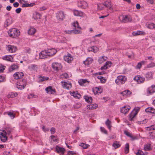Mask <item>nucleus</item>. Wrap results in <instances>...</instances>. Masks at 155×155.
Listing matches in <instances>:
<instances>
[{
    "label": "nucleus",
    "instance_id": "53",
    "mask_svg": "<svg viewBox=\"0 0 155 155\" xmlns=\"http://www.w3.org/2000/svg\"><path fill=\"white\" fill-rule=\"evenodd\" d=\"M82 31L80 30H78L76 29L72 30V34H81Z\"/></svg>",
    "mask_w": 155,
    "mask_h": 155
},
{
    "label": "nucleus",
    "instance_id": "39",
    "mask_svg": "<svg viewBox=\"0 0 155 155\" xmlns=\"http://www.w3.org/2000/svg\"><path fill=\"white\" fill-rule=\"evenodd\" d=\"M120 94H122L123 96L127 95L128 94H132V92H130L129 90H127L124 91L120 93Z\"/></svg>",
    "mask_w": 155,
    "mask_h": 155
},
{
    "label": "nucleus",
    "instance_id": "27",
    "mask_svg": "<svg viewBox=\"0 0 155 155\" xmlns=\"http://www.w3.org/2000/svg\"><path fill=\"white\" fill-rule=\"evenodd\" d=\"M93 61L91 58H87L85 61H83V63L85 65H88L92 62Z\"/></svg>",
    "mask_w": 155,
    "mask_h": 155
},
{
    "label": "nucleus",
    "instance_id": "29",
    "mask_svg": "<svg viewBox=\"0 0 155 155\" xmlns=\"http://www.w3.org/2000/svg\"><path fill=\"white\" fill-rule=\"evenodd\" d=\"M18 68V65L13 64L9 68V71L10 72H12L13 71L17 69Z\"/></svg>",
    "mask_w": 155,
    "mask_h": 155
},
{
    "label": "nucleus",
    "instance_id": "54",
    "mask_svg": "<svg viewBox=\"0 0 155 155\" xmlns=\"http://www.w3.org/2000/svg\"><path fill=\"white\" fill-rule=\"evenodd\" d=\"M98 9L100 10L103 9L104 8V6L103 3H100L97 4Z\"/></svg>",
    "mask_w": 155,
    "mask_h": 155
},
{
    "label": "nucleus",
    "instance_id": "33",
    "mask_svg": "<svg viewBox=\"0 0 155 155\" xmlns=\"http://www.w3.org/2000/svg\"><path fill=\"white\" fill-rule=\"evenodd\" d=\"M98 50V48L94 46L90 47L88 49L89 51H93L94 53L96 52Z\"/></svg>",
    "mask_w": 155,
    "mask_h": 155
},
{
    "label": "nucleus",
    "instance_id": "12",
    "mask_svg": "<svg viewBox=\"0 0 155 155\" xmlns=\"http://www.w3.org/2000/svg\"><path fill=\"white\" fill-rule=\"evenodd\" d=\"M7 49L8 51L11 53L15 52L17 50L16 47L11 45H8L7 46Z\"/></svg>",
    "mask_w": 155,
    "mask_h": 155
},
{
    "label": "nucleus",
    "instance_id": "51",
    "mask_svg": "<svg viewBox=\"0 0 155 155\" xmlns=\"http://www.w3.org/2000/svg\"><path fill=\"white\" fill-rule=\"evenodd\" d=\"M68 77V74L66 73L62 74L60 76V78L62 79L67 78Z\"/></svg>",
    "mask_w": 155,
    "mask_h": 155
},
{
    "label": "nucleus",
    "instance_id": "7",
    "mask_svg": "<svg viewBox=\"0 0 155 155\" xmlns=\"http://www.w3.org/2000/svg\"><path fill=\"white\" fill-rule=\"evenodd\" d=\"M52 68L56 71H58L62 68L61 64L58 62L53 63L52 64Z\"/></svg>",
    "mask_w": 155,
    "mask_h": 155
},
{
    "label": "nucleus",
    "instance_id": "25",
    "mask_svg": "<svg viewBox=\"0 0 155 155\" xmlns=\"http://www.w3.org/2000/svg\"><path fill=\"white\" fill-rule=\"evenodd\" d=\"M98 107V105L96 104H90L87 105V108L89 110H94L97 108Z\"/></svg>",
    "mask_w": 155,
    "mask_h": 155
},
{
    "label": "nucleus",
    "instance_id": "49",
    "mask_svg": "<svg viewBox=\"0 0 155 155\" xmlns=\"http://www.w3.org/2000/svg\"><path fill=\"white\" fill-rule=\"evenodd\" d=\"M151 145L150 144H146L144 146V150H151Z\"/></svg>",
    "mask_w": 155,
    "mask_h": 155
},
{
    "label": "nucleus",
    "instance_id": "1",
    "mask_svg": "<svg viewBox=\"0 0 155 155\" xmlns=\"http://www.w3.org/2000/svg\"><path fill=\"white\" fill-rule=\"evenodd\" d=\"M8 34L10 37L15 38L18 37L20 35V32L17 28H12L9 30Z\"/></svg>",
    "mask_w": 155,
    "mask_h": 155
},
{
    "label": "nucleus",
    "instance_id": "18",
    "mask_svg": "<svg viewBox=\"0 0 155 155\" xmlns=\"http://www.w3.org/2000/svg\"><path fill=\"white\" fill-rule=\"evenodd\" d=\"M48 56V54L47 51H41L40 54V58L41 59H43L47 58Z\"/></svg>",
    "mask_w": 155,
    "mask_h": 155
},
{
    "label": "nucleus",
    "instance_id": "26",
    "mask_svg": "<svg viewBox=\"0 0 155 155\" xmlns=\"http://www.w3.org/2000/svg\"><path fill=\"white\" fill-rule=\"evenodd\" d=\"M146 78L148 80H150L153 79V74L152 72H147L146 74Z\"/></svg>",
    "mask_w": 155,
    "mask_h": 155
},
{
    "label": "nucleus",
    "instance_id": "9",
    "mask_svg": "<svg viewBox=\"0 0 155 155\" xmlns=\"http://www.w3.org/2000/svg\"><path fill=\"white\" fill-rule=\"evenodd\" d=\"M45 91L48 94H54L56 92L54 88H53L51 86H49L45 88Z\"/></svg>",
    "mask_w": 155,
    "mask_h": 155
},
{
    "label": "nucleus",
    "instance_id": "8",
    "mask_svg": "<svg viewBox=\"0 0 155 155\" xmlns=\"http://www.w3.org/2000/svg\"><path fill=\"white\" fill-rule=\"evenodd\" d=\"M78 6L81 8L85 9L87 8L88 5L86 2L82 1L78 2Z\"/></svg>",
    "mask_w": 155,
    "mask_h": 155
},
{
    "label": "nucleus",
    "instance_id": "31",
    "mask_svg": "<svg viewBox=\"0 0 155 155\" xmlns=\"http://www.w3.org/2000/svg\"><path fill=\"white\" fill-rule=\"evenodd\" d=\"M137 114L136 112H134V111H132L130 113L129 115V120L132 121L133 120V119Z\"/></svg>",
    "mask_w": 155,
    "mask_h": 155
},
{
    "label": "nucleus",
    "instance_id": "30",
    "mask_svg": "<svg viewBox=\"0 0 155 155\" xmlns=\"http://www.w3.org/2000/svg\"><path fill=\"white\" fill-rule=\"evenodd\" d=\"M146 112H149L153 114H155V109L152 107H148L145 109Z\"/></svg>",
    "mask_w": 155,
    "mask_h": 155
},
{
    "label": "nucleus",
    "instance_id": "42",
    "mask_svg": "<svg viewBox=\"0 0 155 155\" xmlns=\"http://www.w3.org/2000/svg\"><path fill=\"white\" fill-rule=\"evenodd\" d=\"M107 58L104 56H102L99 58L98 59V62L100 64H101L105 61L107 59Z\"/></svg>",
    "mask_w": 155,
    "mask_h": 155
},
{
    "label": "nucleus",
    "instance_id": "3",
    "mask_svg": "<svg viewBox=\"0 0 155 155\" xmlns=\"http://www.w3.org/2000/svg\"><path fill=\"white\" fill-rule=\"evenodd\" d=\"M126 80V77L120 75L117 77V79L115 80V82L117 84H122L124 83Z\"/></svg>",
    "mask_w": 155,
    "mask_h": 155
},
{
    "label": "nucleus",
    "instance_id": "40",
    "mask_svg": "<svg viewBox=\"0 0 155 155\" xmlns=\"http://www.w3.org/2000/svg\"><path fill=\"white\" fill-rule=\"evenodd\" d=\"M41 15L40 14L38 13H36L35 14H33V18L35 20H37L38 19H40Z\"/></svg>",
    "mask_w": 155,
    "mask_h": 155
},
{
    "label": "nucleus",
    "instance_id": "48",
    "mask_svg": "<svg viewBox=\"0 0 155 155\" xmlns=\"http://www.w3.org/2000/svg\"><path fill=\"white\" fill-rule=\"evenodd\" d=\"M97 78L100 80L101 83H104L106 81V80L102 76H98L97 77Z\"/></svg>",
    "mask_w": 155,
    "mask_h": 155
},
{
    "label": "nucleus",
    "instance_id": "2",
    "mask_svg": "<svg viewBox=\"0 0 155 155\" xmlns=\"http://www.w3.org/2000/svg\"><path fill=\"white\" fill-rule=\"evenodd\" d=\"M27 84V82L25 80H22L18 82L17 83V87L19 90L24 89Z\"/></svg>",
    "mask_w": 155,
    "mask_h": 155
},
{
    "label": "nucleus",
    "instance_id": "43",
    "mask_svg": "<svg viewBox=\"0 0 155 155\" xmlns=\"http://www.w3.org/2000/svg\"><path fill=\"white\" fill-rule=\"evenodd\" d=\"M89 82L86 79H81L78 81V83L81 85H83L86 82Z\"/></svg>",
    "mask_w": 155,
    "mask_h": 155
},
{
    "label": "nucleus",
    "instance_id": "41",
    "mask_svg": "<svg viewBox=\"0 0 155 155\" xmlns=\"http://www.w3.org/2000/svg\"><path fill=\"white\" fill-rule=\"evenodd\" d=\"M71 95H73L75 98H79L81 97V95L77 92H74L71 93Z\"/></svg>",
    "mask_w": 155,
    "mask_h": 155
},
{
    "label": "nucleus",
    "instance_id": "61",
    "mask_svg": "<svg viewBox=\"0 0 155 155\" xmlns=\"http://www.w3.org/2000/svg\"><path fill=\"white\" fill-rule=\"evenodd\" d=\"M76 154L75 152L72 151H70L68 152V155H73Z\"/></svg>",
    "mask_w": 155,
    "mask_h": 155
},
{
    "label": "nucleus",
    "instance_id": "38",
    "mask_svg": "<svg viewBox=\"0 0 155 155\" xmlns=\"http://www.w3.org/2000/svg\"><path fill=\"white\" fill-rule=\"evenodd\" d=\"M105 124L107 126L108 129L111 130V121L108 119H107L105 122Z\"/></svg>",
    "mask_w": 155,
    "mask_h": 155
},
{
    "label": "nucleus",
    "instance_id": "37",
    "mask_svg": "<svg viewBox=\"0 0 155 155\" xmlns=\"http://www.w3.org/2000/svg\"><path fill=\"white\" fill-rule=\"evenodd\" d=\"M112 145L116 149L120 147V144L119 142L115 141H114Z\"/></svg>",
    "mask_w": 155,
    "mask_h": 155
},
{
    "label": "nucleus",
    "instance_id": "56",
    "mask_svg": "<svg viewBox=\"0 0 155 155\" xmlns=\"http://www.w3.org/2000/svg\"><path fill=\"white\" fill-rule=\"evenodd\" d=\"M7 114L12 119H13L15 117V115L13 113L10 112H7Z\"/></svg>",
    "mask_w": 155,
    "mask_h": 155
},
{
    "label": "nucleus",
    "instance_id": "32",
    "mask_svg": "<svg viewBox=\"0 0 155 155\" xmlns=\"http://www.w3.org/2000/svg\"><path fill=\"white\" fill-rule=\"evenodd\" d=\"M103 4L104 6L107 8H109V9H110L111 8L112 6L111 4V2L109 1H106Z\"/></svg>",
    "mask_w": 155,
    "mask_h": 155
},
{
    "label": "nucleus",
    "instance_id": "5",
    "mask_svg": "<svg viewBox=\"0 0 155 155\" xmlns=\"http://www.w3.org/2000/svg\"><path fill=\"white\" fill-rule=\"evenodd\" d=\"M120 20H122L121 21L124 23L131 22L132 21L131 18L127 15H122L119 17Z\"/></svg>",
    "mask_w": 155,
    "mask_h": 155
},
{
    "label": "nucleus",
    "instance_id": "22",
    "mask_svg": "<svg viewBox=\"0 0 155 155\" xmlns=\"http://www.w3.org/2000/svg\"><path fill=\"white\" fill-rule=\"evenodd\" d=\"M93 91L95 94L99 93L101 94L102 91V90L101 87H95L93 89Z\"/></svg>",
    "mask_w": 155,
    "mask_h": 155
},
{
    "label": "nucleus",
    "instance_id": "6",
    "mask_svg": "<svg viewBox=\"0 0 155 155\" xmlns=\"http://www.w3.org/2000/svg\"><path fill=\"white\" fill-rule=\"evenodd\" d=\"M134 79L136 81L138 84L143 83L145 81L144 78L140 75L136 76L134 78Z\"/></svg>",
    "mask_w": 155,
    "mask_h": 155
},
{
    "label": "nucleus",
    "instance_id": "20",
    "mask_svg": "<svg viewBox=\"0 0 155 155\" xmlns=\"http://www.w3.org/2000/svg\"><path fill=\"white\" fill-rule=\"evenodd\" d=\"M147 92L150 94L155 92V85H152L151 87L148 88L147 89Z\"/></svg>",
    "mask_w": 155,
    "mask_h": 155
},
{
    "label": "nucleus",
    "instance_id": "52",
    "mask_svg": "<svg viewBox=\"0 0 155 155\" xmlns=\"http://www.w3.org/2000/svg\"><path fill=\"white\" fill-rule=\"evenodd\" d=\"M147 27L150 29H155V25L153 23H151L148 25Z\"/></svg>",
    "mask_w": 155,
    "mask_h": 155
},
{
    "label": "nucleus",
    "instance_id": "36",
    "mask_svg": "<svg viewBox=\"0 0 155 155\" xmlns=\"http://www.w3.org/2000/svg\"><path fill=\"white\" fill-rule=\"evenodd\" d=\"M84 98L85 99L86 101L88 103H92V99L91 97L85 96H84Z\"/></svg>",
    "mask_w": 155,
    "mask_h": 155
},
{
    "label": "nucleus",
    "instance_id": "10",
    "mask_svg": "<svg viewBox=\"0 0 155 155\" xmlns=\"http://www.w3.org/2000/svg\"><path fill=\"white\" fill-rule=\"evenodd\" d=\"M64 59L65 61L68 63H71L73 59V58L70 54H68L67 55L64 56Z\"/></svg>",
    "mask_w": 155,
    "mask_h": 155
},
{
    "label": "nucleus",
    "instance_id": "35",
    "mask_svg": "<svg viewBox=\"0 0 155 155\" xmlns=\"http://www.w3.org/2000/svg\"><path fill=\"white\" fill-rule=\"evenodd\" d=\"M5 130L6 131V134L9 135L11 134L13 130V129L9 127H8L5 128Z\"/></svg>",
    "mask_w": 155,
    "mask_h": 155
},
{
    "label": "nucleus",
    "instance_id": "14",
    "mask_svg": "<svg viewBox=\"0 0 155 155\" xmlns=\"http://www.w3.org/2000/svg\"><path fill=\"white\" fill-rule=\"evenodd\" d=\"M28 69L31 71H37L38 69V67L36 65L31 64L28 66Z\"/></svg>",
    "mask_w": 155,
    "mask_h": 155
},
{
    "label": "nucleus",
    "instance_id": "57",
    "mask_svg": "<svg viewBox=\"0 0 155 155\" xmlns=\"http://www.w3.org/2000/svg\"><path fill=\"white\" fill-rule=\"evenodd\" d=\"M155 67V63L154 62H151L147 65V67L148 68H151Z\"/></svg>",
    "mask_w": 155,
    "mask_h": 155
},
{
    "label": "nucleus",
    "instance_id": "23",
    "mask_svg": "<svg viewBox=\"0 0 155 155\" xmlns=\"http://www.w3.org/2000/svg\"><path fill=\"white\" fill-rule=\"evenodd\" d=\"M2 59L4 60L11 62L13 61V58L11 55H6L3 57Z\"/></svg>",
    "mask_w": 155,
    "mask_h": 155
},
{
    "label": "nucleus",
    "instance_id": "46",
    "mask_svg": "<svg viewBox=\"0 0 155 155\" xmlns=\"http://www.w3.org/2000/svg\"><path fill=\"white\" fill-rule=\"evenodd\" d=\"M72 25L75 28H80L81 30V28L79 26L78 23L77 21L73 23Z\"/></svg>",
    "mask_w": 155,
    "mask_h": 155
},
{
    "label": "nucleus",
    "instance_id": "4",
    "mask_svg": "<svg viewBox=\"0 0 155 155\" xmlns=\"http://www.w3.org/2000/svg\"><path fill=\"white\" fill-rule=\"evenodd\" d=\"M7 134L5 130H0V138L1 141L5 142L7 140L8 137L6 136Z\"/></svg>",
    "mask_w": 155,
    "mask_h": 155
},
{
    "label": "nucleus",
    "instance_id": "63",
    "mask_svg": "<svg viewBox=\"0 0 155 155\" xmlns=\"http://www.w3.org/2000/svg\"><path fill=\"white\" fill-rule=\"evenodd\" d=\"M141 34V31H137L136 32H134L133 33L134 35H138Z\"/></svg>",
    "mask_w": 155,
    "mask_h": 155
},
{
    "label": "nucleus",
    "instance_id": "11",
    "mask_svg": "<svg viewBox=\"0 0 155 155\" xmlns=\"http://www.w3.org/2000/svg\"><path fill=\"white\" fill-rule=\"evenodd\" d=\"M24 76V74L21 72H18L14 74L13 76L15 79H18L22 78Z\"/></svg>",
    "mask_w": 155,
    "mask_h": 155
},
{
    "label": "nucleus",
    "instance_id": "13",
    "mask_svg": "<svg viewBox=\"0 0 155 155\" xmlns=\"http://www.w3.org/2000/svg\"><path fill=\"white\" fill-rule=\"evenodd\" d=\"M57 18L59 21H61L64 18V12L62 11H60L57 14L56 16Z\"/></svg>",
    "mask_w": 155,
    "mask_h": 155
},
{
    "label": "nucleus",
    "instance_id": "24",
    "mask_svg": "<svg viewBox=\"0 0 155 155\" xmlns=\"http://www.w3.org/2000/svg\"><path fill=\"white\" fill-rule=\"evenodd\" d=\"M56 150L57 152L60 153L61 154H63L65 151V149L64 148L60 147L57 146L56 147Z\"/></svg>",
    "mask_w": 155,
    "mask_h": 155
},
{
    "label": "nucleus",
    "instance_id": "59",
    "mask_svg": "<svg viewBox=\"0 0 155 155\" xmlns=\"http://www.w3.org/2000/svg\"><path fill=\"white\" fill-rule=\"evenodd\" d=\"M100 129H101V131L102 132L104 133L105 134H107V131L106 130L104 127H101L100 128Z\"/></svg>",
    "mask_w": 155,
    "mask_h": 155
},
{
    "label": "nucleus",
    "instance_id": "21",
    "mask_svg": "<svg viewBox=\"0 0 155 155\" xmlns=\"http://www.w3.org/2000/svg\"><path fill=\"white\" fill-rule=\"evenodd\" d=\"M73 12L74 15L76 16L82 17L84 14L83 12L76 10H74Z\"/></svg>",
    "mask_w": 155,
    "mask_h": 155
},
{
    "label": "nucleus",
    "instance_id": "47",
    "mask_svg": "<svg viewBox=\"0 0 155 155\" xmlns=\"http://www.w3.org/2000/svg\"><path fill=\"white\" fill-rule=\"evenodd\" d=\"M136 154L137 155H147V153L146 152L143 153L142 150H138Z\"/></svg>",
    "mask_w": 155,
    "mask_h": 155
},
{
    "label": "nucleus",
    "instance_id": "19",
    "mask_svg": "<svg viewBox=\"0 0 155 155\" xmlns=\"http://www.w3.org/2000/svg\"><path fill=\"white\" fill-rule=\"evenodd\" d=\"M130 108V107L129 106H124L120 110V112L121 113L125 114L128 112Z\"/></svg>",
    "mask_w": 155,
    "mask_h": 155
},
{
    "label": "nucleus",
    "instance_id": "62",
    "mask_svg": "<svg viewBox=\"0 0 155 155\" xmlns=\"http://www.w3.org/2000/svg\"><path fill=\"white\" fill-rule=\"evenodd\" d=\"M140 110V107H135L133 111H134V112H136L137 113V114L138 113V111Z\"/></svg>",
    "mask_w": 155,
    "mask_h": 155
},
{
    "label": "nucleus",
    "instance_id": "28",
    "mask_svg": "<svg viewBox=\"0 0 155 155\" xmlns=\"http://www.w3.org/2000/svg\"><path fill=\"white\" fill-rule=\"evenodd\" d=\"M13 22L12 18L11 17H9L5 21V25H6V26H8L10 25Z\"/></svg>",
    "mask_w": 155,
    "mask_h": 155
},
{
    "label": "nucleus",
    "instance_id": "15",
    "mask_svg": "<svg viewBox=\"0 0 155 155\" xmlns=\"http://www.w3.org/2000/svg\"><path fill=\"white\" fill-rule=\"evenodd\" d=\"M47 51L48 54V56H52L54 55L57 52L56 49L53 48L49 49Z\"/></svg>",
    "mask_w": 155,
    "mask_h": 155
},
{
    "label": "nucleus",
    "instance_id": "58",
    "mask_svg": "<svg viewBox=\"0 0 155 155\" xmlns=\"http://www.w3.org/2000/svg\"><path fill=\"white\" fill-rule=\"evenodd\" d=\"M5 66H2V65L0 66V73L3 72V71L5 70Z\"/></svg>",
    "mask_w": 155,
    "mask_h": 155
},
{
    "label": "nucleus",
    "instance_id": "16",
    "mask_svg": "<svg viewBox=\"0 0 155 155\" xmlns=\"http://www.w3.org/2000/svg\"><path fill=\"white\" fill-rule=\"evenodd\" d=\"M111 64L112 63L110 61H107L103 66L101 67V69L102 70L107 69L111 66Z\"/></svg>",
    "mask_w": 155,
    "mask_h": 155
},
{
    "label": "nucleus",
    "instance_id": "44",
    "mask_svg": "<svg viewBox=\"0 0 155 155\" xmlns=\"http://www.w3.org/2000/svg\"><path fill=\"white\" fill-rule=\"evenodd\" d=\"M17 95L18 94L16 93H15L13 92H11L7 96V97L8 98H14L16 97Z\"/></svg>",
    "mask_w": 155,
    "mask_h": 155
},
{
    "label": "nucleus",
    "instance_id": "34",
    "mask_svg": "<svg viewBox=\"0 0 155 155\" xmlns=\"http://www.w3.org/2000/svg\"><path fill=\"white\" fill-rule=\"evenodd\" d=\"M36 29L33 28H31L28 31V34L31 35L34 34L36 32Z\"/></svg>",
    "mask_w": 155,
    "mask_h": 155
},
{
    "label": "nucleus",
    "instance_id": "17",
    "mask_svg": "<svg viewBox=\"0 0 155 155\" xmlns=\"http://www.w3.org/2000/svg\"><path fill=\"white\" fill-rule=\"evenodd\" d=\"M61 83H62V86L64 88L69 89L71 87V83H68L63 81H61Z\"/></svg>",
    "mask_w": 155,
    "mask_h": 155
},
{
    "label": "nucleus",
    "instance_id": "64",
    "mask_svg": "<svg viewBox=\"0 0 155 155\" xmlns=\"http://www.w3.org/2000/svg\"><path fill=\"white\" fill-rule=\"evenodd\" d=\"M51 134H54L55 132V129L54 127H52L50 130Z\"/></svg>",
    "mask_w": 155,
    "mask_h": 155
},
{
    "label": "nucleus",
    "instance_id": "50",
    "mask_svg": "<svg viewBox=\"0 0 155 155\" xmlns=\"http://www.w3.org/2000/svg\"><path fill=\"white\" fill-rule=\"evenodd\" d=\"M80 145L84 149L87 148L89 146V145L83 143H80Z\"/></svg>",
    "mask_w": 155,
    "mask_h": 155
},
{
    "label": "nucleus",
    "instance_id": "60",
    "mask_svg": "<svg viewBox=\"0 0 155 155\" xmlns=\"http://www.w3.org/2000/svg\"><path fill=\"white\" fill-rule=\"evenodd\" d=\"M147 128H149V130H155V125H152L150 126V127H147Z\"/></svg>",
    "mask_w": 155,
    "mask_h": 155
},
{
    "label": "nucleus",
    "instance_id": "55",
    "mask_svg": "<svg viewBox=\"0 0 155 155\" xmlns=\"http://www.w3.org/2000/svg\"><path fill=\"white\" fill-rule=\"evenodd\" d=\"M39 80L41 81H44L45 80H48L49 79V78L48 77H40L39 78Z\"/></svg>",
    "mask_w": 155,
    "mask_h": 155
},
{
    "label": "nucleus",
    "instance_id": "45",
    "mask_svg": "<svg viewBox=\"0 0 155 155\" xmlns=\"http://www.w3.org/2000/svg\"><path fill=\"white\" fill-rule=\"evenodd\" d=\"M129 144L128 143H127L125 145V147L124 149V153L126 154L129 151Z\"/></svg>",
    "mask_w": 155,
    "mask_h": 155
}]
</instances>
